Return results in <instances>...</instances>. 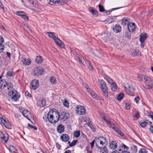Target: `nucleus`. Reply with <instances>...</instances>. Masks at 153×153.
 <instances>
[{
  "label": "nucleus",
  "instance_id": "obj_1",
  "mask_svg": "<svg viewBox=\"0 0 153 153\" xmlns=\"http://www.w3.org/2000/svg\"><path fill=\"white\" fill-rule=\"evenodd\" d=\"M51 110L47 114V117L49 122L51 123H55L58 122L60 118V113L59 112H53Z\"/></svg>",
  "mask_w": 153,
  "mask_h": 153
},
{
  "label": "nucleus",
  "instance_id": "obj_2",
  "mask_svg": "<svg viewBox=\"0 0 153 153\" xmlns=\"http://www.w3.org/2000/svg\"><path fill=\"white\" fill-rule=\"evenodd\" d=\"M49 36L52 38L55 41L56 44L59 47L62 48H65V47L64 44L57 37H56L54 34V33L50 32H47Z\"/></svg>",
  "mask_w": 153,
  "mask_h": 153
},
{
  "label": "nucleus",
  "instance_id": "obj_3",
  "mask_svg": "<svg viewBox=\"0 0 153 153\" xmlns=\"http://www.w3.org/2000/svg\"><path fill=\"white\" fill-rule=\"evenodd\" d=\"M95 144L98 148L101 149L103 146L107 145V141L105 137H100L96 139Z\"/></svg>",
  "mask_w": 153,
  "mask_h": 153
},
{
  "label": "nucleus",
  "instance_id": "obj_4",
  "mask_svg": "<svg viewBox=\"0 0 153 153\" xmlns=\"http://www.w3.org/2000/svg\"><path fill=\"white\" fill-rule=\"evenodd\" d=\"M98 82L100 85V88L102 91L105 97L107 98L108 97V88L105 82L102 79H99Z\"/></svg>",
  "mask_w": 153,
  "mask_h": 153
},
{
  "label": "nucleus",
  "instance_id": "obj_5",
  "mask_svg": "<svg viewBox=\"0 0 153 153\" xmlns=\"http://www.w3.org/2000/svg\"><path fill=\"white\" fill-rule=\"evenodd\" d=\"M8 95L11 97V99L14 101H17L20 97V96L16 90H13L8 93Z\"/></svg>",
  "mask_w": 153,
  "mask_h": 153
},
{
  "label": "nucleus",
  "instance_id": "obj_6",
  "mask_svg": "<svg viewBox=\"0 0 153 153\" xmlns=\"http://www.w3.org/2000/svg\"><path fill=\"white\" fill-rule=\"evenodd\" d=\"M0 120L1 123L7 128L10 129L11 125L9 121L6 120L5 117L3 116L2 114H0Z\"/></svg>",
  "mask_w": 153,
  "mask_h": 153
},
{
  "label": "nucleus",
  "instance_id": "obj_7",
  "mask_svg": "<svg viewBox=\"0 0 153 153\" xmlns=\"http://www.w3.org/2000/svg\"><path fill=\"white\" fill-rule=\"evenodd\" d=\"M0 120L1 123L7 128L10 129L11 125L9 121L6 120L5 117L3 116L2 114H0Z\"/></svg>",
  "mask_w": 153,
  "mask_h": 153
},
{
  "label": "nucleus",
  "instance_id": "obj_8",
  "mask_svg": "<svg viewBox=\"0 0 153 153\" xmlns=\"http://www.w3.org/2000/svg\"><path fill=\"white\" fill-rule=\"evenodd\" d=\"M49 1L50 4L56 6L63 5L67 2L66 0H50Z\"/></svg>",
  "mask_w": 153,
  "mask_h": 153
},
{
  "label": "nucleus",
  "instance_id": "obj_9",
  "mask_svg": "<svg viewBox=\"0 0 153 153\" xmlns=\"http://www.w3.org/2000/svg\"><path fill=\"white\" fill-rule=\"evenodd\" d=\"M104 78L111 85V90L112 91H116L117 90V86L115 83H113V81L109 76H105Z\"/></svg>",
  "mask_w": 153,
  "mask_h": 153
},
{
  "label": "nucleus",
  "instance_id": "obj_10",
  "mask_svg": "<svg viewBox=\"0 0 153 153\" xmlns=\"http://www.w3.org/2000/svg\"><path fill=\"white\" fill-rule=\"evenodd\" d=\"M44 72V70L43 68L40 67H38L34 68L33 73L34 76H38L41 75Z\"/></svg>",
  "mask_w": 153,
  "mask_h": 153
},
{
  "label": "nucleus",
  "instance_id": "obj_11",
  "mask_svg": "<svg viewBox=\"0 0 153 153\" xmlns=\"http://www.w3.org/2000/svg\"><path fill=\"white\" fill-rule=\"evenodd\" d=\"M137 77L140 80L143 81L145 82H149L152 81L151 78L146 75L140 74H138Z\"/></svg>",
  "mask_w": 153,
  "mask_h": 153
},
{
  "label": "nucleus",
  "instance_id": "obj_12",
  "mask_svg": "<svg viewBox=\"0 0 153 153\" xmlns=\"http://www.w3.org/2000/svg\"><path fill=\"white\" fill-rule=\"evenodd\" d=\"M76 113L79 115H83L85 114L86 112L85 108L83 106L78 105L75 109Z\"/></svg>",
  "mask_w": 153,
  "mask_h": 153
},
{
  "label": "nucleus",
  "instance_id": "obj_13",
  "mask_svg": "<svg viewBox=\"0 0 153 153\" xmlns=\"http://www.w3.org/2000/svg\"><path fill=\"white\" fill-rule=\"evenodd\" d=\"M136 27V24L134 22L130 23L128 26V29L129 32H134Z\"/></svg>",
  "mask_w": 153,
  "mask_h": 153
},
{
  "label": "nucleus",
  "instance_id": "obj_14",
  "mask_svg": "<svg viewBox=\"0 0 153 153\" xmlns=\"http://www.w3.org/2000/svg\"><path fill=\"white\" fill-rule=\"evenodd\" d=\"M87 91L90 94L93 98L96 100L98 99V96L96 94L94 91L90 88H87Z\"/></svg>",
  "mask_w": 153,
  "mask_h": 153
},
{
  "label": "nucleus",
  "instance_id": "obj_15",
  "mask_svg": "<svg viewBox=\"0 0 153 153\" xmlns=\"http://www.w3.org/2000/svg\"><path fill=\"white\" fill-rule=\"evenodd\" d=\"M30 85L33 90L37 89L39 86V82L38 80L34 79L32 81Z\"/></svg>",
  "mask_w": 153,
  "mask_h": 153
},
{
  "label": "nucleus",
  "instance_id": "obj_16",
  "mask_svg": "<svg viewBox=\"0 0 153 153\" xmlns=\"http://www.w3.org/2000/svg\"><path fill=\"white\" fill-rule=\"evenodd\" d=\"M22 62L23 65L28 66L31 63V59L29 58H23L22 60Z\"/></svg>",
  "mask_w": 153,
  "mask_h": 153
},
{
  "label": "nucleus",
  "instance_id": "obj_17",
  "mask_svg": "<svg viewBox=\"0 0 153 153\" xmlns=\"http://www.w3.org/2000/svg\"><path fill=\"white\" fill-rule=\"evenodd\" d=\"M1 142L3 144H5L7 143L9 139V135L6 133L4 134L1 137Z\"/></svg>",
  "mask_w": 153,
  "mask_h": 153
},
{
  "label": "nucleus",
  "instance_id": "obj_18",
  "mask_svg": "<svg viewBox=\"0 0 153 153\" xmlns=\"http://www.w3.org/2000/svg\"><path fill=\"white\" fill-rule=\"evenodd\" d=\"M130 18L128 17H124L122 19L121 24L125 26L131 23Z\"/></svg>",
  "mask_w": 153,
  "mask_h": 153
},
{
  "label": "nucleus",
  "instance_id": "obj_19",
  "mask_svg": "<svg viewBox=\"0 0 153 153\" xmlns=\"http://www.w3.org/2000/svg\"><path fill=\"white\" fill-rule=\"evenodd\" d=\"M60 117L62 120L65 121L69 117V115L68 113L64 111L61 112L60 114Z\"/></svg>",
  "mask_w": 153,
  "mask_h": 153
},
{
  "label": "nucleus",
  "instance_id": "obj_20",
  "mask_svg": "<svg viewBox=\"0 0 153 153\" xmlns=\"http://www.w3.org/2000/svg\"><path fill=\"white\" fill-rule=\"evenodd\" d=\"M46 104V101L45 99H42L41 100H39L37 102L38 106L40 107H43L45 106Z\"/></svg>",
  "mask_w": 153,
  "mask_h": 153
},
{
  "label": "nucleus",
  "instance_id": "obj_21",
  "mask_svg": "<svg viewBox=\"0 0 153 153\" xmlns=\"http://www.w3.org/2000/svg\"><path fill=\"white\" fill-rule=\"evenodd\" d=\"M57 131L59 133L63 132L65 130V127L62 124H59L57 127Z\"/></svg>",
  "mask_w": 153,
  "mask_h": 153
},
{
  "label": "nucleus",
  "instance_id": "obj_22",
  "mask_svg": "<svg viewBox=\"0 0 153 153\" xmlns=\"http://www.w3.org/2000/svg\"><path fill=\"white\" fill-rule=\"evenodd\" d=\"M117 146V144L115 141H112L110 143L109 148L113 150L116 149Z\"/></svg>",
  "mask_w": 153,
  "mask_h": 153
},
{
  "label": "nucleus",
  "instance_id": "obj_23",
  "mask_svg": "<svg viewBox=\"0 0 153 153\" xmlns=\"http://www.w3.org/2000/svg\"><path fill=\"white\" fill-rule=\"evenodd\" d=\"M60 139L62 141L66 142L69 140L70 137L66 134H62L61 135Z\"/></svg>",
  "mask_w": 153,
  "mask_h": 153
},
{
  "label": "nucleus",
  "instance_id": "obj_24",
  "mask_svg": "<svg viewBox=\"0 0 153 153\" xmlns=\"http://www.w3.org/2000/svg\"><path fill=\"white\" fill-rule=\"evenodd\" d=\"M114 31L116 33L120 32L121 30V27L119 24H116L113 28Z\"/></svg>",
  "mask_w": 153,
  "mask_h": 153
},
{
  "label": "nucleus",
  "instance_id": "obj_25",
  "mask_svg": "<svg viewBox=\"0 0 153 153\" xmlns=\"http://www.w3.org/2000/svg\"><path fill=\"white\" fill-rule=\"evenodd\" d=\"M147 35L146 33L144 34H141L140 36V40L141 43H144V41L147 38Z\"/></svg>",
  "mask_w": 153,
  "mask_h": 153
},
{
  "label": "nucleus",
  "instance_id": "obj_26",
  "mask_svg": "<svg viewBox=\"0 0 153 153\" xmlns=\"http://www.w3.org/2000/svg\"><path fill=\"white\" fill-rule=\"evenodd\" d=\"M35 62L37 64H41L43 62L42 57L40 56H37L35 59Z\"/></svg>",
  "mask_w": 153,
  "mask_h": 153
},
{
  "label": "nucleus",
  "instance_id": "obj_27",
  "mask_svg": "<svg viewBox=\"0 0 153 153\" xmlns=\"http://www.w3.org/2000/svg\"><path fill=\"white\" fill-rule=\"evenodd\" d=\"M89 11L92 13L94 16L97 17L98 16L97 12L92 7H90L89 8Z\"/></svg>",
  "mask_w": 153,
  "mask_h": 153
},
{
  "label": "nucleus",
  "instance_id": "obj_28",
  "mask_svg": "<svg viewBox=\"0 0 153 153\" xmlns=\"http://www.w3.org/2000/svg\"><path fill=\"white\" fill-rule=\"evenodd\" d=\"M7 82L4 80H1L0 81V88H3L6 86Z\"/></svg>",
  "mask_w": 153,
  "mask_h": 153
},
{
  "label": "nucleus",
  "instance_id": "obj_29",
  "mask_svg": "<svg viewBox=\"0 0 153 153\" xmlns=\"http://www.w3.org/2000/svg\"><path fill=\"white\" fill-rule=\"evenodd\" d=\"M151 82H146L150 84V85H146L145 87L147 89H150L153 88V80L151 79Z\"/></svg>",
  "mask_w": 153,
  "mask_h": 153
},
{
  "label": "nucleus",
  "instance_id": "obj_30",
  "mask_svg": "<svg viewBox=\"0 0 153 153\" xmlns=\"http://www.w3.org/2000/svg\"><path fill=\"white\" fill-rule=\"evenodd\" d=\"M115 18H108L106 19L104 22H105V23L108 22V24H110L114 22L115 20Z\"/></svg>",
  "mask_w": 153,
  "mask_h": 153
},
{
  "label": "nucleus",
  "instance_id": "obj_31",
  "mask_svg": "<svg viewBox=\"0 0 153 153\" xmlns=\"http://www.w3.org/2000/svg\"><path fill=\"white\" fill-rule=\"evenodd\" d=\"M139 52V50L138 49L133 50L131 53V55L133 56H136L138 54Z\"/></svg>",
  "mask_w": 153,
  "mask_h": 153
},
{
  "label": "nucleus",
  "instance_id": "obj_32",
  "mask_svg": "<svg viewBox=\"0 0 153 153\" xmlns=\"http://www.w3.org/2000/svg\"><path fill=\"white\" fill-rule=\"evenodd\" d=\"M121 149H120L119 150V152H122V151L127 150L128 149V147L125 145L123 144L122 146H120Z\"/></svg>",
  "mask_w": 153,
  "mask_h": 153
},
{
  "label": "nucleus",
  "instance_id": "obj_33",
  "mask_svg": "<svg viewBox=\"0 0 153 153\" xmlns=\"http://www.w3.org/2000/svg\"><path fill=\"white\" fill-rule=\"evenodd\" d=\"M50 81L52 84H55L56 83V81L54 76H52L50 78Z\"/></svg>",
  "mask_w": 153,
  "mask_h": 153
},
{
  "label": "nucleus",
  "instance_id": "obj_34",
  "mask_svg": "<svg viewBox=\"0 0 153 153\" xmlns=\"http://www.w3.org/2000/svg\"><path fill=\"white\" fill-rule=\"evenodd\" d=\"M22 114L24 117L28 119V114H29V111L27 110H25L22 111Z\"/></svg>",
  "mask_w": 153,
  "mask_h": 153
},
{
  "label": "nucleus",
  "instance_id": "obj_35",
  "mask_svg": "<svg viewBox=\"0 0 153 153\" xmlns=\"http://www.w3.org/2000/svg\"><path fill=\"white\" fill-rule=\"evenodd\" d=\"M106 145L105 146H103L101 149H100L101 152H102V153H108V150L107 148L106 147Z\"/></svg>",
  "mask_w": 153,
  "mask_h": 153
},
{
  "label": "nucleus",
  "instance_id": "obj_36",
  "mask_svg": "<svg viewBox=\"0 0 153 153\" xmlns=\"http://www.w3.org/2000/svg\"><path fill=\"white\" fill-rule=\"evenodd\" d=\"M9 150L11 152H12L13 151L14 152L15 151H17V150L16 149L15 147L13 145H10L9 146Z\"/></svg>",
  "mask_w": 153,
  "mask_h": 153
},
{
  "label": "nucleus",
  "instance_id": "obj_37",
  "mask_svg": "<svg viewBox=\"0 0 153 153\" xmlns=\"http://www.w3.org/2000/svg\"><path fill=\"white\" fill-rule=\"evenodd\" d=\"M103 118L105 121L107 123L108 125V126L110 127L111 126H112L113 123H111L108 120L105 118V117H103Z\"/></svg>",
  "mask_w": 153,
  "mask_h": 153
},
{
  "label": "nucleus",
  "instance_id": "obj_38",
  "mask_svg": "<svg viewBox=\"0 0 153 153\" xmlns=\"http://www.w3.org/2000/svg\"><path fill=\"white\" fill-rule=\"evenodd\" d=\"M13 72L12 71H9L7 73L6 76L7 77H11L13 76Z\"/></svg>",
  "mask_w": 153,
  "mask_h": 153
},
{
  "label": "nucleus",
  "instance_id": "obj_39",
  "mask_svg": "<svg viewBox=\"0 0 153 153\" xmlns=\"http://www.w3.org/2000/svg\"><path fill=\"white\" fill-rule=\"evenodd\" d=\"M80 135V131H75L74 133V136L76 137H78Z\"/></svg>",
  "mask_w": 153,
  "mask_h": 153
},
{
  "label": "nucleus",
  "instance_id": "obj_40",
  "mask_svg": "<svg viewBox=\"0 0 153 153\" xmlns=\"http://www.w3.org/2000/svg\"><path fill=\"white\" fill-rule=\"evenodd\" d=\"M123 96L124 94L123 93H122L120 94L117 97V100L119 101L123 99Z\"/></svg>",
  "mask_w": 153,
  "mask_h": 153
},
{
  "label": "nucleus",
  "instance_id": "obj_41",
  "mask_svg": "<svg viewBox=\"0 0 153 153\" xmlns=\"http://www.w3.org/2000/svg\"><path fill=\"white\" fill-rule=\"evenodd\" d=\"M98 6L99 9V11L100 12H104L105 11L103 6L100 4L98 5Z\"/></svg>",
  "mask_w": 153,
  "mask_h": 153
},
{
  "label": "nucleus",
  "instance_id": "obj_42",
  "mask_svg": "<svg viewBox=\"0 0 153 153\" xmlns=\"http://www.w3.org/2000/svg\"><path fill=\"white\" fill-rule=\"evenodd\" d=\"M25 13L23 11H20L16 12V14L17 15L22 17Z\"/></svg>",
  "mask_w": 153,
  "mask_h": 153
},
{
  "label": "nucleus",
  "instance_id": "obj_43",
  "mask_svg": "<svg viewBox=\"0 0 153 153\" xmlns=\"http://www.w3.org/2000/svg\"><path fill=\"white\" fill-rule=\"evenodd\" d=\"M119 8H114L111 9V10H105V13H106V15H108L110 14V12H111L112 10L118 9H119Z\"/></svg>",
  "mask_w": 153,
  "mask_h": 153
},
{
  "label": "nucleus",
  "instance_id": "obj_44",
  "mask_svg": "<svg viewBox=\"0 0 153 153\" xmlns=\"http://www.w3.org/2000/svg\"><path fill=\"white\" fill-rule=\"evenodd\" d=\"M7 84L6 87H7L8 89H9L10 88H12L13 84L12 83L7 82Z\"/></svg>",
  "mask_w": 153,
  "mask_h": 153
},
{
  "label": "nucleus",
  "instance_id": "obj_45",
  "mask_svg": "<svg viewBox=\"0 0 153 153\" xmlns=\"http://www.w3.org/2000/svg\"><path fill=\"white\" fill-rule=\"evenodd\" d=\"M139 153H147V150L145 149H141L139 151Z\"/></svg>",
  "mask_w": 153,
  "mask_h": 153
},
{
  "label": "nucleus",
  "instance_id": "obj_46",
  "mask_svg": "<svg viewBox=\"0 0 153 153\" xmlns=\"http://www.w3.org/2000/svg\"><path fill=\"white\" fill-rule=\"evenodd\" d=\"M140 124L141 126L143 128H145L146 126V123L145 122H140Z\"/></svg>",
  "mask_w": 153,
  "mask_h": 153
},
{
  "label": "nucleus",
  "instance_id": "obj_47",
  "mask_svg": "<svg viewBox=\"0 0 153 153\" xmlns=\"http://www.w3.org/2000/svg\"><path fill=\"white\" fill-rule=\"evenodd\" d=\"M140 117L139 113L138 112H137L136 113L135 115L133 116L134 118L135 119V120H136L137 119Z\"/></svg>",
  "mask_w": 153,
  "mask_h": 153
},
{
  "label": "nucleus",
  "instance_id": "obj_48",
  "mask_svg": "<svg viewBox=\"0 0 153 153\" xmlns=\"http://www.w3.org/2000/svg\"><path fill=\"white\" fill-rule=\"evenodd\" d=\"M22 18L24 19L25 21H27L28 20V17L25 13L23 15V16L21 17Z\"/></svg>",
  "mask_w": 153,
  "mask_h": 153
},
{
  "label": "nucleus",
  "instance_id": "obj_49",
  "mask_svg": "<svg viewBox=\"0 0 153 153\" xmlns=\"http://www.w3.org/2000/svg\"><path fill=\"white\" fill-rule=\"evenodd\" d=\"M88 125L90 127L93 131H95V130L93 125H92L91 123L89 122L88 123Z\"/></svg>",
  "mask_w": 153,
  "mask_h": 153
},
{
  "label": "nucleus",
  "instance_id": "obj_50",
  "mask_svg": "<svg viewBox=\"0 0 153 153\" xmlns=\"http://www.w3.org/2000/svg\"><path fill=\"white\" fill-rule=\"evenodd\" d=\"M132 149L133 152L136 153L137 151V147L135 145L133 146L132 148Z\"/></svg>",
  "mask_w": 153,
  "mask_h": 153
},
{
  "label": "nucleus",
  "instance_id": "obj_51",
  "mask_svg": "<svg viewBox=\"0 0 153 153\" xmlns=\"http://www.w3.org/2000/svg\"><path fill=\"white\" fill-rule=\"evenodd\" d=\"M77 140H74L70 144V146L72 147L74 146L75 145L76 143L77 142Z\"/></svg>",
  "mask_w": 153,
  "mask_h": 153
},
{
  "label": "nucleus",
  "instance_id": "obj_52",
  "mask_svg": "<svg viewBox=\"0 0 153 153\" xmlns=\"http://www.w3.org/2000/svg\"><path fill=\"white\" fill-rule=\"evenodd\" d=\"M128 87L129 88L128 90L130 92L133 93L134 91V88L133 87L130 86H128Z\"/></svg>",
  "mask_w": 153,
  "mask_h": 153
},
{
  "label": "nucleus",
  "instance_id": "obj_53",
  "mask_svg": "<svg viewBox=\"0 0 153 153\" xmlns=\"http://www.w3.org/2000/svg\"><path fill=\"white\" fill-rule=\"evenodd\" d=\"M28 127L30 128H33L35 130L37 129V128L36 126H33L30 124H28Z\"/></svg>",
  "mask_w": 153,
  "mask_h": 153
},
{
  "label": "nucleus",
  "instance_id": "obj_54",
  "mask_svg": "<svg viewBox=\"0 0 153 153\" xmlns=\"http://www.w3.org/2000/svg\"><path fill=\"white\" fill-rule=\"evenodd\" d=\"M63 105L66 107H68L69 105V103L67 101L66 99H65L64 102H63Z\"/></svg>",
  "mask_w": 153,
  "mask_h": 153
},
{
  "label": "nucleus",
  "instance_id": "obj_55",
  "mask_svg": "<svg viewBox=\"0 0 153 153\" xmlns=\"http://www.w3.org/2000/svg\"><path fill=\"white\" fill-rule=\"evenodd\" d=\"M116 132L121 136H124L123 134L119 128L117 129V131H116Z\"/></svg>",
  "mask_w": 153,
  "mask_h": 153
},
{
  "label": "nucleus",
  "instance_id": "obj_56",
  "mask_svg": "<svg viewBox=\"0 0 153 153\" xmlns=\"http://www.w3.org/2000/svg\"><path fill=\"white\" fill-rule=\"evenodd\" d=\"M4 49V46L2 44L0 43V53H1Z\"/></svg>",
  "mask_w": 153,
  "mask_h": 153
},
{
  "label": "nucleus",
  "instance_id": "obj_57",
  "mask_svg": "<svg viewBox=\"0 0 153 153\" xmlns=\"http://www.w3.org/2000/svg\"><path fill=\"white\" fill-rule=\"evenodd\" d=\"M125 35V36L128 39H130L131 37V35L129 33H126Z\"/></svg>",
  "mask_w": 153,
  "mask_h": 153
},
{
  "label": "nucleus",
  "instance_id": "obj_58",
  "mask_svg": "<svg viewBox=\"0 0 153 153\" xmlns=\"http://www.w3.org/2000/svg\"><path fill=\"white\" fill-rule=\"evenodd\" d=\"M140 98L139 97H137L134 99V101L137 103L139 100Z\"/></svg>",
  "mask_w": 153,
  "mask_h": 153
},
{
  "label": "nucleus",
  "instance_id": "obj_59",
  "mask_svg": "<svg viewBox=\"0 0 153 153\" xmlns=\"http://www.w3.org/2000/svg\"><path fill=\"white\" fill-rule=\"evenodd\" d=\"M110 127H111L116 132L117 131L118 129L117 127H115L114 126V124H113L112 126H111Z\"/></svg>",
  "mask_w": 153,
  "mask_h": 153
},
{
  "label": "nucleus",
  "instance_id": "obj_60",
  "mask_svg": "<svg viewBox=\"0 0 153 153\" xmlns=\"http://www.w3.org/2000/svg\"><path fill=\"white\" fill-rule=\"evenodd\" d=\"M130 105L129 103H126V108L127 110L130 109Z\"/></svg>",
  "mask_w": 153,
  "mask_h": 153
},
{
  "label": "nucleus",
  "instance_id": "obj_61",
  "mask_svg": "<svg viewBox=\"0 0 153 153\" xmlns=\"http://www.w3.org/2000/svg\"><path fill=\"white\" fill-rule=\"evenodd\" d=\"M56 146L58 149H60L61 148V146L58 143H56Z\"/></svg>",
  "mask_w": 153,
  "mask_h": 153
},
{
  "label": "nucleus",
  "instance_id": "obj_62",
  "mask_svg": "<svg viewBox=\"0 0 153 153\" xmlns=\"http://www.w3.org/2000/svg\"><path fill=\"white\" fill-rule=\"evenodd\" d=\"M4 42V40L3 38L0 36V43L2 44Z\"/></svg>",
  "mask_w": 153,
  "mask_h": 153
},
{
  "label": "nucleus",
  "instance_id": "obj_63",
  "mask_svg": "<svg viewBox=\"0 0 153 153\" xmlns=\"http://www.w3.org/2000/svg\"><path fill=\"white\" fill-rule=\"evenodd\" d=\"M0 7L2 9L4 10V7L3 4L1 2V1L0 0Z\"/></svg>",
  "mask_w": 153,
  "mask_h": 153
},
{
  "label": "nucleus",
  "instance_id": "obj_64",
  "mask_svg": "<svg viewBox=\"0 0 153 153\" xmlns=\"http://www.w3.org/2000/svg\"><path fill=\"white\" fill-rule=\"evenodd\" d=\"M149 129L151 132L153 134V126H151V128H150Z\"/></svg>",
  "mask_w": 153,
  "mask_h": 153
}]
</instances>
